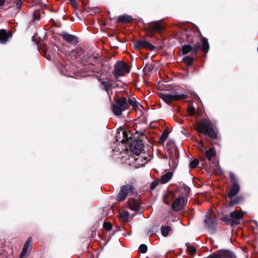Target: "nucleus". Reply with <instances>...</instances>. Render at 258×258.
Segmentation results:
<instances>
[{"instance_id": "obj_18", "label": "nucleus", "mask_w": 258, "mask_h": 258, "mask_svg": "<svg viewBox=\"0 0 258 258\" xmlns=\"http://www.w3.org/2000/svg\"><path fill=\"white\" fill-rule=\"evenodd\" d=\"M172 173L168 172L161 176L159 182L162 184H165L168 182L172 177Z\"/></svg>"}, {"instance_id": "obj_45", "label": "nucleus", "mask_w": 258, "mask_h": 258, "mask_svg": "<svg viewBox=\"0 0 258 258\" xmlns=\"http://www.w3.org/2000/svg\"><path fill=\"white\" fill-rule=\"evenodd\" d=\"M236 203V201L235 200L233 201L231 203H230V205L232 206L234 204H235Z\"/></svg>"}, {"instance_id": "obj_15", "label": "nucleus", "mask_w": 258, "mask_h": 258, "mask_svg": "<svg viewBox=\"0 0 258 258\" xmlns=\"http://www.w3.org/2000/svg\"><path fill=\"white\" fill-rule=\"evenodd\" d=\"M216 221V219L213 215H207L205 220V222L206 226L208 228H212Z\"/></svg>"}, {"instance_id": "obj_16", "label": "nucleus", "mask_w": 258, "mask_h": 258, "mask_svg": "<svg viewBox=\"0 0 258 258\" xmlns=\"http://www.w3.org/2000/svg\"><path fill=\"white\" fill-rule=\"evenodd\" d=\"M230 255V251H222L218 253H213L210 255L208 258H224Z\"/></svg>"}, {"instance_id": "obj_31", "label": "nucleus", "mask_w": 258, "mask_h": 258, "mask_svg": "<svg viewBox=\"0 0 258 258\" xmlns=\"http://www.w3.org/2000/svg\"><path fill=\"white\" fill-rule=\"evenodd\" d=\"M199 160L198 159H195L190 163L189 166L191 168L194 169L199 165Z\"/></svg>"}, {"instance_id": "obj_10", "label": "nucleus", "mask_w": 258, "mask_h": 258, "mask_svg": "<svg viewBox=\"0 0 258 258\" xmlns=\"http://www.w3.org/2000/svg\"><path fill=\"white\" fill-rule=\"evenodd\" d=\"M12 37V34L10 32L1 29L0 30V43L2 44L6 43L8 39Z\"/></svg>"}, {"instance_id": "obj_48", "label": "nucleus", "mask_w": 258, "mask_h": 258, "mask_svg": "<svg viewBox=\"0 0 258 258\" xmlns=\"http://www.w3.org/2000/svg\"><path fill=\"white\" fill-rule=\"evenodd\" d=\"M199 144H201L202 145H203V143L202 141H201L200 142H199Z\"/></svg>"}, {"instance_id": "obj_25", "label": "nucleus", "mask_w": 258, "mask_h": 258, "mask_svg": "<svg viewBox=\"0 0 258 258\" xmlns=\"http://www.w3.org/2000/svg\"><path fill=\"white\" fill-rule=\"evenodd\" d=\"M170 230L171 227L169 226H165L164 227H162L161 228L162 234L164 236H166L168 234Z\"/></svg>"}, {"instance_id": "obj_27", "label": "nucleus", "mask_w": 258, "mask_h": 258, "mask_svg": "<svg viewBox=\"0 0 258 258\" xmlns=\"http://www.w3.org/2000/svg\"><path fill=\"white\" fill-rule=\"evenodd\" d=\"M123 131H125L124 130H123V128L122 127H120L118 130V131H117V133L116 135V140L117 141H119V139H120L121 138V135H122V139H121V140L124 138L123 137Z\"/></svg>"}, {"instance_id": "obj_32", "label": "nucleus", "mask_w": 258, "mask_h": 258, "mask_svg": "<svg viewBox=\"0 0 258 258\" xmlns=\"http://www.w3.org/2000/svg\"><path fill=\"white\" fill-rule=\"evenodd\" d=\"M129 213L127 211H124L120 215L121 219L123 220H126L128 217Z\"/></svg>"}, {"instance_id": "obj_22", "label": "nucleus", "mask_w": 258, "mask_h": 258, "mask_svg": "<svg viewBox=\"0 0 258 258\" xmlns=\"http://www.w3.org/2000/svg\"><path fill=\"white\" fill-rule=\"evenodd\" d=\"M202 49L204 52L207 53L209 50V43H208V41L205 38H203L202 39Z\"/></svg>"}, {"instance_id": "obj_33", "label": "nucleus", "mask_w": 258, "mask_h": 258, "mask_svg": "<svg viewBox=\"0 0 258 258\" xmlns=\"http://www.w3.org/2000/svg\"><path fill=\"white\" fill-rule=\"evenodd\" d=\"M139 251L143 253H146L147 251V245L144 244H141L139 247Z\"/></svg>"}, {"instance_id": "obj_14", "label": "nucleus", "mask_w": 258, "mask_h": 258, "mask_svg": "<svg viewBox=\"0 0 258 258\" xmlns=\"http://www.w3.org/2000/svg\"><path fill=\"white\" fill-rule=\"evenodd\" d=\"M61 36L62 38L67 42L71 43H77V37L73 35L70 34L66 32H62Z\"/></svg>"}, {"instance_id": "obj_35", "label": "nucleus", "mask_w": 258, "mask_h": 258, "mask_svg": "<svg viewBox=\"0 0 258 258\" xmlns=\"http://www.w3.org/2000/svg\"><path fill=\"white\" fill-rule=\"evenodd\" d=\"M103 227L107 230L109 231L112 229V225L109 222H105L103 224Z\"/></svg>"}, {"instance_id": "obj_3", "label": "nucleus", "mask_w": 258, "mask_h": 258, "mask_svg": "<svg viewBox=\"0 0 258 258\" xmlns=\"http://www.w3.org/2000/svg\"><path fill=\"white\" fill-rule=\"evenodd\" d=\"M114 70L113 72L115 77L118 78L127 74L130 71L128 66L122 61H117L114 65Z\"/></svg>"}, {"instance_id": "obj_40", "label": "nucleus", "mask_w": 258, "mask_h": 258, "mask_svg": "<svg viewBox=\"0 0 258 258\" xmlns=\"http://www.w3.org/2000/svg\"><path fill=\"white\" fill-rule=\"evenodd\" d=\"M158 182L159 181H154V182H152L151 184V189L152 190H153L154 189H155L156 186H157L158 184Z\"/></svg>"}, {"instance_id": "obj_8", "label": "nucleus", "mask_w": 258, "mask_h": 258, "mask_svg": "<svg viewBox=\"0 0 258 258\" xmlns=\"http://www.w3.org/2000/svg\"><path fill=\"white\" fill-rule=\"evenodd\" d=\"M243 217L242 213L239 212L237 211H234L230 214V217L233 224H237L239 223V220L241 219Z\"/></svg>"}, {"instance_id": "obj_6", "label": "nucleus", "mask_w": 258, "mask_h": 258, "mask_svg": "<svg viewBox=\"0 0 258 258\" xmlns=\"http://www.w3.org/2000/svg\"><path fill=\"white\" fill-rule=\"evenodd\" d=\"M134 47L137 48H147L151 50H154L155 48L152 44L146 40H139L134 43Z\"/></svg>"}, {"instance_id": "obj_12", "label": "nucleus", "mask_w": 258, "mask_h": 258, "mask_svg": "<svg viewBox=\"0 0 258 258\" xmlns=\"http://www.w3.org/2000/svg\"><path fill=\"white\" fill-rule=\"evenodd\" d=\"M239 189L240 187L237 183L232 184L229 189L228 197L232 198L235 196L239 192Z\"/></svg>"}, {"instance_id": "obj_21", "label": "nucleus", "mask_w": 258, "mask_h": 258, "mask_svg": "<svg viewBox=\"0 0 258 258\" xmlns=\"http://www.w3.org/2000/svg\"><path fill=\"white\" fill-rule=\"evenodd\" d=\"M118 21L122 23H128L133 20V18L128 15H122L118 17Z\"/></svg>"}, {"instance_id": "obj_46", "label": "nucleus", "mask_w": 258, "mask_h": 258, "mask_svg": "<svg viewBox=\"0 0 258 258\" xmlns=\"http://www.w3.org/2000/svg\"><path fill=\"white\" fill-rule=\"evenodd\" d=\"M142 160V159H141V157H139V158H136V161H137V162H138L139 160Z\"/></svg>"}, {"instance_id": "obj_44", "label": "nucleus", "mask_w": 258, "mask_h": 258, "mask_svg": "<svg viewBox=\"0 0 258 258\" xmlns=\"http://www.w3.org/2000/svg\"><path fill=\"white\" fill-rule=\"evenodd\" d=\"M5 0H0V6H2L5 4Z\"/></svg>"}, {"instance_id": "obj_13", "label": "nucleus", "mask_w": 258, "mask_h": 258, "mask_svg": "<svg viewBox=\"0 0 258 258\" xmlns=\"http://www.w3.org/2000/svg\"><path fill=\"white\" fill-rule=\"evenodd\" d=\"M177 154L175 153L173 155L172 154L169 157V165L172 168H175L177 167L178 164V157Z\"/></svg>"}, {"instance_id": "obj_50", "label": "nucleus", "mask_w": 258, "mask_h": 258, "mask_svg": "<svg viewBox=\"0 0 258 258\" xmlns=\"http://www.w3.org/2000/svg\"><path fill=\"white\" fill-rule=\"evenodd\" d=\"M110 212H113V211H112V209H110Z\"/></svg>"}, {"instance_id": "obj_19", "label": "nucleus", "mask_w": 258, "mask_h": 258, "mask_svg": "<svg viewBox=\"0 0 258 258\" xmlns=\"http://www.w3.org/2000/svg\"><path fill=\"white\" fill-rule=\"evenodd\" d=\"M116 105H118L119 106L121 107L124 110L127 109V102L126 100L124 97L119 98L116 101Z\"/></svg>"}, {"instance_id": "obj_28", "label": "nucleus", "mask_w": 258, "mask_h": 258, "mask_svg": "<svg viewBox=\"0 0 258 258\" xmlns=\"http://www.w3.org/2000/svg\"><path fill=\"white\" fill-rule=\"evenodd\" d=\"M183 60L187 66H190L192 63L194 58L191 57L186 56L183 58Z\"/></svg>"}, {"instance_id": "obj_9", "label": "nucleus", "mask_w": 258, "mask_h": 258, "mask_svg": "<svg viewBox=\"0 0 258 258\" xmlns=\"http://www.w3.org/2000/svg\"><path fill=\"white\" fill-rule=\"evenodd\" d=\"M31 243L32 239L30 237L25 242L19 258H24L28 256V249L31 247Z\"/></svg>"}, {"instance_id": "obj_41", "label": "nucleus", "mask_w": 258, "mask_h": 258, "mask_svg": "<svg viewBox=\"0 0 258 258\" xmlns=\"http://www.w3.org/2000/svg\"><path fill=\"white\" fill-rule=\"evenodd\" d=\"M40 17L39 13L37 12L34 13L33 14V20H38Z\"/></svg>"}, {"instance_id": "obj_37", "label": "nucleus", "mask_w": 258, "mask_h": 258, "mask_svg": "<svg viewBox=\"0 0 258 258\" xmlns=\"http://www.w3.org/2000/svg\"><path fill=\"white\" fill-rule=\"evenodd\" d=\"M215 171L216 174H217L218 175H221L222 174V171L220 167L218 165H217V166L216 167Z\"/></svg>"}, {"instance_id": "obj_49", "label": "nucleus", "mask_w": 258, "mask_h": 258, "mask_svg": "<svg viewBox=\"0 0 258 258\" xmlns=\"http://www.w3.org/2000/svg\"><path fill=\"white\" fill-rule=\"evenodd\" d=\"M96 10H97V12H99V8H96Z\"/></svg>"}, {"instance_id": "obj_1", "label": "nucleus", "mask_w": 258, "mask_h": 258, "mask_svg": "<svg viewBox=\"0 0 258 258\" xmlns=\"http://www.w3.org/2000/svg\"><path fill=\"white\" fill-rule=\"evenodd\" d=\"M122 134L124 138L120 142L122 143H128L132 152L137 155L140 154L144 148V145L142 141L135 140L133 141V134L130 131H123Z\"/></svg>"}, {"instance_id": "obj_36", "label": "nucleus", "mask_w": 258, "mask_h": 258, "mask_svg": "<svg viewBox=\"0 0 258 258\" xmlns=\"http://www.w3.org/2000/svg\"><path fill=\"white\" fill-rule=\"evenodd\" d=\"M230 179L231 180L232 184L235 183H237V181L235 177V175L233 173H230Z\"/></svg>"}, {"instance_id": "obj_29", "label": "nucleus", "mask_w": 258, "mask_h": 258, "mask_svg": "<svg viewBox=\"0 0 258 258\" xmlns=\"http://www.w3.org/2000/svg\"><path fill=\"white\" fill-rule=\"evenodd\" d=\"M201 47V45L199 42H197L196 43L194 47H192V54H196L198 52V50L200 49Z\"/></svg>"}, {"instance_id": "obj_2", "label": "nucleus", "mask_w": 258, "mask_h": 258, "mask_svg": "<svg viewBox=\"0 0 258 258\" xmlns=\"http://www.w3.org/2000/svg\"><path fill=\"white\" fill-rule=\"evenodd\" d=\"M196 129L199 133L207 135L211 138L215 139L217 137L212 122L208 119L204 118L202 121L198 122L196 124Z\"/></svg>"}, {"instance_id": "obj_7", "label": "nucleus", "mask_w": 258, "mask_h": 258, "mask_svg": "<svg viewBox=\"0 0 258 258\" xmlns=\"http://www.w3.org/2000/svg\"><path fill=\"white\" fill-rule=\"evenodd\" d=\"M185 202L184 198L182 196H180L177 198L172 204L171 208L175 211H179L182 208Z\"/></svg>"}, {"instance_id": "obj_34", "label": "nucleus", "mask_w": 258, "mask_h": 258, "mask_svg": "<svg viewBox=\"0 0 258 258\" xmlns=\"http://www.w3.org/2000/svg\"><path fill=\"white\" fill-rule=\"evenodd\" d=\"M101 85L103 86L104 88L106 91H108L110 87V83L107 81H103L102 82Z\"/></svg>"}, {"instance_id": "obj_47", "label": "nucleus", "mask_w": 258, "mask_h": 258, "mask_svg": "<svg viewBox=\"0 0 258 258\" xmlns=\"http://www.w3.org/2000/svg\"><path fill=\"white\" fill-rule=\"evenodd\" d=\"M22 4V2L21 1H19V3H18V5L19 6Z\"/></svg>"}, {"instance_id": "obj_30", "label": "nucleus", "mask_w": 258, "mask_h": 258, "mask_svg": "<svg viewBox=\"0 0 258 258\" xmlns=\"http://www.w3.org/2000/svg\"><path fill=\"white\" fill-rule=\"evenodd\" d=\"M168 136V132H166V131H164L160 138V140L162 142H164L167 139Z\"/></svg>"}, {"instance_id": "obj_24", "label": "nucleus", "mask_w": 258, "mask_h": 258, "mask_svg": "<svg viewBox=\"0 0 258 258\" xmlns=\"http://www.w3.org/2000/svg\"><path fill=\"white\" fill-rule=\"evenodd\" d=\"M182 52L183 54L191 52L192 54V47L190 45H185L182 47Z\"/></svg>"}, {"instance_id": "obj_17", "label": "nucleus", "mask_w": 258, "mask_h": 258, "mask_svg": "<svg viewBox=\"0 0 258 258\" xmlns=\"http://www.w3.org/2000/svg\"><path fill=\"white\" fill-rule=\"evenodd\" d=\"M129 208L134 211H138L140 208V204L138 201H135L133 200H128Z\"/></svg>"}, {"instance_id": "obj_26", "label": "nucleus", "mask_w": 258, "mask_h": 258, "mask_svg": "<svg viewBox=\"0 0 258 258\" xmlns=\"http://www.w3.org/2000/svg\"><path fill=\"white\" fill-rule=\"evenodd\" d=\"M187 247V250L189 253L193 254L196 253V249L195 247L189 243L186 244Z\"/></svg>"}, {"instance_id": "obj_42", "label": "nucleus", "mask_w": 258, "mask_h": 258, "mask_svg": "<svg viewBox=\"0 0 258 258\" xmlns=\"http://www.w3.org/2000/svg\"><path fill=\"white\" fill-rule=\"evenodd\" d=\"M70 2H71V4H72V5L74 7V8H76L77 7V2H76V0H71V1H70Z\"/></svg>"}, {"instance_id": "obj_39", "label": "nucleus", "mask_w": 258, "mask_h": 258, "mask_svg": "<svg viewBox=\"0 0 258 258\" xmlns=\"http://www.w3.org/2000/svg\"><path fill=\"white\" fill-rule=\"evenodd\" d=\"M195 110V108L192 106L188 107L187 108V111H188V113L191 115L194 114Z\"/></svg>"}, {"instance_id": "obj_11", "label": "nucleus", "mask_w": 258, "mask_h": 258, "mask_svg": "<svg viewBox=\"0 0 258 258\" xmlns=\"http://www.w3.org/2000/svg\"><path fill=\"white\" fill-rule=\"evenodd\" d=\"M149 31L152 32H161L163 29V26L159 22H155L148 26Z\"/></svg>"}, {"instance_id": "obj_5", "label": "nucleus", "mask_w": 258, "mask_h": 258, "mask_svg": "<svg viewBox=\"0 0 258 258\" xmlns=\"http://www.w3.org/2000/svg\"><path fill=\"white\" fill-rule=\"evenodd\" d=\"M133 187L131 184H126L121 186L119 192L117 197V201H124L126 197L133 191Z\"/></svg>"}, {"instance_id": "obj_38", "label": "nucleus", "mask_w": 258, "mask_h": 258, "mask_svg": "<svg viewBox=\"0 0 258 258\" xmlns=\"http://www.w3.org/2000/svg\"><path fill=\"white\" fill-rule=\"evenodd\" d=\"M129 104L133 107H136L137 106V103L134 99L130 98L128 100Z\"/></svg>"}, {"instance_id": "obj_4", "label": "nucleus", "mask_w": 258, "mask_h": 258, "mask_svg": "<svg viewBox=\"0 0 258 258\" xmlns=\"http://www.w3.org/2000/svg\"><path fill=\"white\" fill-rule=\"evenodd\" d=\"M159 96L167 104H170L173 101L183 100L187 97V96L184 94H176L167 93H160Z\"/></svg>"}, {"instance_id": "obj_43", "label": "nucleus", "mask_w": 258, "mask_h": 258, "mask_svg": "<svg viewBox=\"0 0 258 258\" xmlns=\"http://www.w3.org/2000/svg\"><path fill=\"white\" fill-rule=\"evenodd\" d=\"M92 72H95V73H99L100 72V70L99 69H97L96 68H92L90 70Z\"/></svg>"}, {"instance_id": "obj_20", "label": "nucleus", "mask_w": 258, "mask_h": 258, "mask_svg": "<svg viewBox=\"0 0 258 258\" xmlns=\"http://www.w3.org/2000/svg\"><path fill=\"white\" fill-rule=\"evenodd\" d=\"M124 110H125L124 109L119 106L118 105L116 104L113 105L112 111L114 114L116 115H120L122 112Z\"/></svg>"}, {"instance_id": "obj_23", "label": "nucleus", "mask_w": 258, "mask_h": 258, "mask_svg": "<svg viewBox=\"0 0 258 258\" xmlns=\"http://www.w3.org/2000/svg\"><path fill=\"white\" fill-rule=\"evenodd\" d=\"M206 156L207 157L208 160L211 161L213 157L215 156V152H214L213 148H210L206 152Z\"/></svg>"}]
</instances>
